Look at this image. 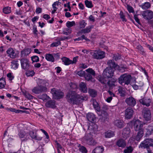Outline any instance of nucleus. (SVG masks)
<instances>
[{
    "label": "nucleus",
    "instance_id": "obj_1",
    "mask_svg": "<svg viewBox=\"0 0 153 153\" xmlns=\"http://www.w3.org/2000/svg\"><path fill=\"white\" fill-rule=\"evenodd\" d=\"M38 85L32 90V92L35 94L46 92L47 90L46 86H48L49 84L45 80L39 79Z\"/></svg>",
    "mask_w": 153,
    "mask_h": 153
},
{
    "label": "nucleus",
    "instance_id": "obj_2",
    "mask_svg": "<svg viewBox=\"0 0 153 153\" xmlns=\"http://www.w3.org/2000/svg\"><path fill=\"white\" fill-rule=\"evenodd\" d=\"M68 101L70 103L77 104L82 100H84V98L82 96L77 94L74 91H70L67 95Z\"/></svg>",
    "mask_w": 153,
    "mask_h": 153
},
{
    "label": "nucleus",
    "instance_id": "obj_3",
    "mask_svg": "<svg viewBox=\"0 0 153 153\" xmlns=\"http://www.w3.org/2000/svg\"><path fill=\"white\" fill-rule=\"evenodd\" d=\"M114 68L110 67H107L104 70L103 73V76L104 78H101L99 81L101 83L104 84L106 83L107 81L106 79L111 78L114 74Z\"/></svg>",
    "mask_w": 153,
    "mask_h": 153
},
{
    "label": "nucleus",
    "instance_id": "obj_4",
    "mask_svg": "<svg viewBox=\"0 0 153 153\" xmlns=\"http://www.w3.org/2000/svg\"><path fill=\"white\" fill-rule=\"evenodd\" d=\"M144 124L139 120H136L134 123V127L136 131H138L137 135L136 137V140L139 141L142 137L143 134V126Z\"/></svg>",
    "mask_w": 153,
    "mask_h": 153
},
{
    "label": "nucleus",
    "instance_id": "obj_5",
    "mask_svg": "<svg viewBox=\"0 0 153 153\" xmlns=\"http://www.w3.org/2000/svg\"><path fill=\"white\" fill-rule=\"evenodd\" d=\"M131 76L130 75L125 74L122 75L118 78L119 82L122 84L123 83L128 85L130 82Z\"/></svg>",
    "mask_w": 153,
    "mask_h": 153
},
{
    "label": "nucleus",
    "instance_id": "obj_6",
    "mask_svg": "<svg viewBox=\"0 0 153 153\" xmlns=\"http://www.w3.org/2000/svg\"><path fill=\"white\" fill-rule=\"evenodd\" d=\"M153 146V140L149 139L142 142L139 146V148L148 149L149 146Z\"/></svg>",
    "mask_w": 153,
    "mask_h": 153
},
{
    "label": "nucleus",
    "instance_id": "obj_7",
    "mask_svg": "<svg viewBox=\"0 0 153 153\" xmlns=\"http://www.w3.org/2000/svg\"><path fill=\"white\" fill-rule=\"evenodd\" d=\"M82 141L89 145H94L96 144V142L93 139L90 134L85 135L82 139Z\"/></svg>",
    "mask_w": 153,
    "mask_h": 153
},
{
    "label": "nucleus",
    "instance_id": "obj_8",
    "mask_svg": "<svg viewBox=\"0 0 153 153\" xmlns=\"http://www.w3.org/2000/svg\"><path fill=\"white\" fill-rule=\"evenodd\" d=\"M51 93L53 95V98L55 99L62 98L63 96V93L61 91L56 90L53 88L51 89Z\"/></svg>",
    "mask_w": 153,
    "mask_h": 153
},
{
    "label": "nucleus",
    "instance_id": "obj_9",
    "mask_svg": "<svg viewBox=\"0 0 153 153\" xmlns=\"http://www.w3.org/2000/svg\"><path fill=\"white\" fill-rule=\"evenodd\" d=\"M141 14L143 18L146 20H150L153 18V12L151 10L143 11Z\"/></svg>",
    "mask_w": 153,
    "mask_h": 153
},
{
    "label": "nucleus",
    "instance_id": "obj_10",
    "mask_svg": "<svg viewBox=\"0 0 153 153\" xmlns=\"http://www.w3.org/2000/svg\"><path fill=\"white\" fill-rule=\"evenodd\" d=\"M93 57L97 59H101L105 56V53L100 50L96 51L93 55Z\"/></svg>",
    "mask_w": 153,
    "mask_h": 153
},
{
    "label": "nucleus",
    "instance_id": "obj_11",
    "mask_svg": "<svg viewBox=\"0 0 153 153\" xmlns=\"http://www.w3.org/2000/svg\"><path fill=\"white\" fill-rule=\"evenodd\" d=\"M8 56L12 59H15L17 57L18 53L17 51L12 48H9L6 51Z\"/></svg>",
    "mask_w": 153,
    "mask_h": 153
},
{
    "label": "nucleus",
    "instance_id": "obj_12",
    "mask_svg": "<svg viewBox=\"0 0 153 153\" xmlns=\"http://www.w3.org/2000/svg\"><path fill=\"white\" fill-rule=\"evenodd\" d=\"M18 135L22 141H25L30 139L26 131L25 130L21 131L19 132Z\"/></svg>",
    "mask_w": 153,
    "mask_h": 153
},
{
    "label": "nucleus",
    "instance_id": "obj_13",
    "mask_svg": "<svg viewBox=\"0 0 153 153\" xmlns=\"http://www.w3.org/2000/svg\"><path fill=\"white\" fill-rule=\"evenodd\" d=\"M22 67L24 70L28 69L30 66L28 60L26 58H23L20 60Z\"/></svg>",
    "mask_w": 153,
    "mask_h": 153
},
{
    "label": "nucleus",
    "instance_id": "obj_14",
    "mask_svg": "<svg viewBox=\"0 0 153 153\" xmlns=\"http://www.w3.org/2000/svg\"><path fill=\"white\" fill-rule=\"evenodd\" d=\"M134 111L132 108H128L125 111V117L127 119H130L133 115Z\"/></svg>",
    "mask_w": 153,
    "mask_h": 153
},
{
    "label": "nucleus",
    "instance_id": "obj_15",
    "mask_svg": "<svg viewBox=\"0 0 153 153\" xmlns=\"http://www.w3.org/2000/svg\"><path fill=\"white\" fill-rule=\"evenodd\" d=\"M140 102L143 105L147 107L149 106L152 104V101L149 98L144 97L140 100Z\"/></svg>",
    "mask_w": 153,
    "mask_h": 153
},
{
    "label": "nucleus",
    "instance_id": "obj_16",
    "mask_svg": "<svg viewBox=\"0 0 153 153\" xmlns=\"http://www.w3.org/2000/svg\"><path fill=\"white\" fill-rule=\"evenodd\" d=\"M126 102L127 105L131 106H134L136 104L135 99L132 97H130L125 100Z\"/></svg>",
    "mask_w": 153,
    "mask_h": 153
},
{
    "label": "nucleus",
    "instance_id": "obj_17",
    "mask_svg": "<svg viewBox=\"0 0 153 153\" xmlns=\"http://www.w3.org/2000/svg\"><path fill=\"white\" fill-rule=\"evenodd\" d=\"M143 117L146 120L149 121L151 120V113L149 109H144L143 110Z\"/></svg>",
    "mask_w": 153,
    "mask_h": 153
},
{
    "label": "nucleus",
    "instance_id": "obj_18",
    "mask_svg": "<svg viewBox=\"0 0 153 153\" xmlns=\"http://www.w3.org/2000/svg\"><path fill=\"white\" fill-rule=\"evenodd\" d=\"M59 56V54L57 53L52 54L50 53H47L45 55V58L47 61L53 62L54 61V56Z\"/></svg>",
    "mask_w": 153,
    "mask_h": 153
},
{
    "label": "nucleus",
    "instance_id": "obj_19",
    "mask_svg": "<svg viewBox=\"0 0 153 153\" xmlns=\"http://www.w3.org/2000/svg\"><path fill=\"white\" fill-rule=\"evenodd\" d=\"M29 134L32 139L38 140H40L42 139V137L37 136L36 132L34 130L30 131Z\"/></svg>",
    "mask_w": 153,
    "mask_h": 153
},
{
    "label": "nucleus",
    "instance_id": "obj_20",
    "mask_svg": "<svg viewBox=\"0 0 153 153\" xmlns=\"http://www.w3.org/2000/svg\"><path fill=\"white\" fill-rule=\"evenodd\" d=\"M107 64L110 67L115 69L119 70V66L115 64V62L113 60H110L107 61Z\"/></svg>",
    "mask_w": 153,
    "mask_h": 153
},
{
    "label": "nucleus",
    "instance_id": "obj_21",
    "mask_svg": "<svg viewBox=\"0 0 153 153\" xmlns=\"http://www.w3.org/2000/svg\"><path fill=\"white\" fill-rule=\"evenodd\" d=\"M130 129L128 128H124L123 131L122 133L123 137L124 138L126 139L128 137L130 136Z\"/></svg>",
    "mask_w": 153,
    "mask_h": 153
},
{
    "label": "nucleus",
    "instance_id": "obj_22",
    "mask_svg": "<svg viewBox=\"0 0 153 153\" xmlns=\"http://www.w3.org/2000/svg\"><path fill=\"white\" fill-rule=\"evenodd\" d=\"M45 105L48 108H54L56 107L55 101L53 100L49 101L46 103Z\"/></svg>",
    "mask_w": 153,
    "mask_h": 153
},
{
    "label": "nucleus",
    "instance_id": "obj_23",
    "mask_svg": "<svg viewBox=\"0 0 153 153\" xmlns=\"http://www.w3.org/2000/svg\"><path fill=\"white\" fill-rule=\"evenodd\" d=\"M116 145L119 147H125L126 145L125 141L122 139H119L116 143Z\"/></svg>",
    "mask_w": 153,
    "mask_h": 153
},
{
    "label": "nucleus",
    "instance_id": "obj_24",
    "mask_svg": "<svg viewBox=\"0 0 153 153\" xmlns=\"http://www.w3.org/2000/svg\"><path fill=\"white\" fill-rule=\"evenodd\" d=\"M93 25L89 26L86 28L81 30L80 33H87L90 32L92 29L93 28Z\"/></svg>",
    "mask_w": 153,
    "mask_h": 153
},
{
    "label": "nucleus",
    "instance_id": "obj_25",
    "mask_svg": "<svg viewBox=\"0 0 153 153\" xmlns=\"http://www.w3.org/2000/svg\"><path fill=\"white\" fill-rule=\"evenodd\" d=\"M114 123L116 126L120 128H122L124 126L123 122L121 120H116Z\"/></svg>",
    "mask_w": 153,
    "mask_h": 153
},
{
    "label": "nucleus",
    "instance_id": "obj_26",
    "mask_svg": "<svg viewBox=\"0 0 153 153\" xmlns=\"http://www.w3.org/2000/svg\"><path fill=\"white\" fill-rule=\"evenodd\" d=\"M79 87L80 90L84 93L87 92V88L86 84L83 82H81L79 84Z\"/></svg>",
    "mask_w": 153,
    "mask_h": 153
},
{
    "label": "nucleus",
    "instance_id": "obj_27",
    "mask_svg": "<svg viewBox=\"0 0 153 153\" xmlns=\"http://www.w3.org/2000/svg\"><path fill=\"white\" fill-rule=\"evenodd\" d=\"M104 150V148L103 147H97L93 151L92 153H102Z\"/></svg>",
    "mask_w": 153,
    "mask_h": 153
},
{
    "label": "nucleus",
    "instance_id": "obj_28",
    "mask_svg": "<svg viewBox=\"0 0 153 153\" xmlns=\"http://www.w3.org/2000/svg\"><path fill=\"white\" fill-rule=\"evenodd\" d=\"M62 62L65 65H69L71 64L72 60H70L68 58L64 57L62 58Z\"/></svg>",
    "mask_w": 153,
    "mask_h": 153
},
{
    "label": "nucleus",
    "instance_id": "obj_29",
    "mask_svg": "<svg viewBox=\"0 0 153 153\" xmlns=\"http://www.w3.org/2000/svg\"><path fill=\"white\" fill-rule=\"evenodd\" d=\"M93 105L94 108L95 110L97 111H100V108L98 103L95 100H93Z\"/></svg>",
    "mask_w": 153,
    "mask_h": 153
},
{
    "label": "nucleus",
    "instance_id": "obj_30",
    "mask_svg": "<svg viewBox=\"0 0 153 153\" xmlns=\"http://www.w3.org/2000/svg\"><path fill=\"white\" fill-rule=\"evenodd\" d=\"M146 136H149L151 135L153 131V127L148 126L146 129Z\"/></svg>",
    "mask_w": 153,
    "mask_h": 153
},
{
    "label": "nucleus",
    "instance_id": "obj_31",
    "mask_svg": "<svg viewBox=\"0 0 153 153\" xmlns=\"http://www.w3.org/2000/svg\"><path fill=\"white\" fill-rule=\"evenodd\" d=\"M59 2V1H56L54 2L52 4V7L53 10L52 11V13L54 14L56 11L57 10V7L58 6V4Z\"/></svg>",
    "mask_w": 153,
    "mask_h": 153
},
{
    "label": "nucleus",
    "instance_id": "obj_32",
    "mask_svg": "<svg viewBox=\"0 0 153 153\" xmlns=\"http://www.w3.org/2000/svg\"><path fill=\"white\" fill-rule=\"evenodd\" d=\"M88 93L92 97H94L97 95V92L93 89H89Z\"/></svg>",
    "mask_w": 153,
    "mask_h": 153
},
{
    "label": "nucleus",
    "instance_id": "obj_33",
    "mask_svg": "<svg viewBox=\"0 0 153 153\" xmlns=\"http://www.w3.org/2000/svg\"><path fill=\"white\" fill-rule=\"evenodd\" d=\"M87 117L88 120L91 122L94 121L95 118L94 115L91 113H89L87 114Z\"/></svg>",
    "mask_w": 153,
    "mask_h": 153
},
{
    "label": "nucleus",
    "instance_id": "obj_34",
    "mask_svg": "<svg viewBox=\"0 0 153 153\" xmlns=\"http://www.w3.org/2000/svg\"><path fill=\"white\" fill-rule=\"evenodd\" d=\"M23 93L24 96L27 99L30 100L32 99L34 97L31 95L28 92L25 91L23 92Z\"/></svg>",
    "mask_w": 153,
    "mask_h": 153
},
{
    "label": "nucleus",
    "instance_id": "obj_35",
    "mask_svg": "<svg viewBox=\"0 0 153 153\" xmlns=\"http://www.w3.org/2000/svg\"><path fill=\"white\" fill-rule=\"evenodd\" d=\"M11 66L12 68L14 69H16L18 68L19 64L18 61L16 60H14L11 62Z\"/></svg>",
    "mask_w": 153,
    "mask_h": 153
},
{
    "label": "nucleus",
    "instance_id": "obj_36",
    "mask_svg": "<svg viewBox=\"0 0 153 153\" xmlns=\"http://www.w3.org/2000/svg\"><path fill=\"white\" fill-rule=\"evenodd\" d=\"M133 150V147L129 146L126 147V149H125L123 151L124 153H131Z\"/></svg>",
    "mask_w": 153,
    "mask_h": 153
},
{
    "label": "nucleus",
    "instance_id": "obj_37",
    "mask_svg": "<svg viewBox=\"0 0 153 153\" xmlns=\"http://www.w3.org/2000/svg\"><path fill=\"white\" fill-rule=\"evenodd\" d=\"M6 85L5 79L3 78L0 79V89L4 88Z\"/></svg>",
    "mask_w": 153,
    "mask_h": 153
},
{
    "label": "nucleus",
    "instance_id": "obj_38",
    "mask_svg": "<svg viewBox=\"0 0 153 153\" xmlns=\"http://www.w3.org/2000/svg\"><path fill=\"white\" fill-rule=\"evenodd\" d=\"M21 54L22 56H27L30 53V49H26L21 51Z\"/></svg>",
    "mask_w": 153,
    "mask_h": 153
},
{
    "label": "nucleus",
    "instance_id": "obj_39",
    "mask_svg": "<svg viewBox=\"0 0 153 153\" xmlns=\"http://www.w3.org/2000/svg\"><path fill=\"white\" fill-rule=\"evenodd\" d=\"M79 27L80 28H83L86 25L87 23L84 20L80 21L79 22Z\"/></svg>",
    "mask_w": 153,
    "mask_h": 153
},
{
    "label": "nucleus",
    "instance_id": "obj_40",
    "mask_svg": "<svg viewBox=\"0 0 153 153\" xmlns=\"http://www.w3.org/2000/svg\"><path fill=\"white\" fill-rule=\"evenodd\" d=\"M105 137L107 138H110L114 136L113 132L111 131H108L105 132Z\"/></svg>",
    "mask_w": 153,
    "mask_h": 153
},
{
    "label": "nucleus",
    "instance_id": "obj_41",
    "mask_svg": "<svg viewBox=\"0 0 153 153\" xmlns=\"http://www.w3.org/2000/svg\"><path fill=\"white\" fill-rule=\"evenodd\" d=\"M38 98L42 100H47L49 98V97L46 94H43L39 95Z\"/></svg>",
    "mask_w": 153,
    "mask_h": 153
},
{
    "label": "nucleus",
    "instance_id": "obj_42",
    "mask_svg": "<svg viewBox=\"0 0 153 153\" xmlns=\"http://www.w3.org/2000/svg\"><path fill=\"white\" fill-rule=\"evenodd\" d=\"M150 6L151 4L149 2H146L142 6V7L143 9L146 10L150 8Z\"/></svg>",
    "mask_w": 153,
    "mask_h": 153
},
{
    "label": "nucleus",
    "instance_id": "obj_43",
    "mask_svg": "<svg viewBox=\"0 0 153 153\" xmlns=\"http://www.w3.org/2000/svg\"><path fill=\"white\" fill-rule=\"evenodd\" d=\"M75 25L74 21H68L66 23V26L68 28H70L73 26Z\"/></svg>",
    "mask_w": 153,
    "mask_h": 153
},
{
    "label": "nucleus",
    "instance_id": "obj_44",
    "mask_svg": "<svg viewBox=\"0 0 153 153\" xmlns=\"http://www.w3.org/2000/svg\"><path fill=\"white\" fill-rule=\"evenodd\" d=\"M85 3L86 6L88 8H91L93 7L92 2L87 0L85 1Z\"/></svg>",
    "mask_w": 153,
    "mask_h": 153
},
{
    "label": "nucleus",
    "instance_id": "obj_45",
    "mask_svg": "<svg viewBox=\"0 0 153 153\" xmlns=\"http://www.w3.org/2000/svg\"><path fill=\"white\" fill-rule=\"evenodd\" d=\"M11 12L10 8L9 7H5L3 9V12L5 14L9 13Z\"/></svg>",
    "mask_w": 153,
    "mask_h": 153
},
{
    "label": "nucleus",
    "instance_id": "obj_46",
    "mask_svg": "<svg viewBox=\"0 0 153 153\" xmlns=\"http://www.w3.org/2000/svg\"><path fill=\"white\" fill-rule=\"evenodd\" d=\"M87 72L91 75L94 76L95 75V71L91 68H88L86 70Z\"/></svg>",
    "mask_w": 153,
    "mask_h": 153
},
{
    "label": "nucleus",
    "instance_id": "obj_47",
    "mask_svg": "<svg viewBox=\"0 0 153 153\" xmlns=\"http://www.w3.org/2000/svg\"><path fill=\"white\" fill-rule=\"evenodd\" d=\"M61 44V42L59 41H58L56 42H53L52 43L51 45V47H57Z\"/></svg>",
    "mask_w": 153,
    "mask_h": 153
},
{
    "label": "nucleus",
    "instance_id": "obj_48",
    "mask_svg": "<svg viewBox=\"0 0 153 153\" xmlns=\"http://www.w3.org/2000/svg\"><path fill=\"white\" fill-rule=\"evenodd\" d=\"M56 146L57 147L58 153V151H59L61 152L60 149L63 152L65 151V150L64 148H62V146L59 143H56Z\"/></svg>",
    "mask_w": 153,
    "mask_h": 153
},
{
    "label": "nucleus",
    "instance_id": "obj_49",
    "mask_svg": "<svg viewBox=\"0 0 153 153\" xmlns=\"http://www.w3.org/2000/svg\"><path fill=\"white\" fill-rule=\"evenodd\" d=\"M76 73L80 76H83L85 74V72L83 71H79L76 72Z\"/></svg>",
    "mask_w": 153,
    "mask_h": 153
},
{
    "label": "nucleus",
    "instance_id": "obj_50",
    "mask_svg": "<svg viewBox=\"0 0 153 153\" xmlns=\"http://www.w3.org/2000/svg\"><path fill=\"white\" fill-rule=\"evenodd\" d=\"M79 150L82 153H87V152L86 148L83 146H81L79 148Z\"/></svg>",
    "mask_w": 153,
    "mask_h": 153
},
{
    "label": "nucleus",
    "instance_id": "obj_51",
    "mask_svg": "<svg viewBox=\"0 0 153 153\" xmlns=\"http://www.w3.org/2000/svg\"><path fill=\"white\" fill-rule=\"evenodd\" d=\"M34 73L33 71H27L26 73V75L27 76H32L34 75Z\"/></svg>",
    "mask_w": 153,
    "mask_h": 153
},
{
    "label": "nucleus",
    "instance_id": "obj_52",
    "mask_svg": "<svg viewBox=\"0 0 153 153\" xmlns=\"http://www.w3.org/2000/svg\"><path fill=\"white\" fill-rule=\"evenodd\" d=\"M85 78L86 80L89 81L92 79V76L89 74H85Z\"/></svg>",
    "mask_w": 153,
    "mask_h": 153
},
{
    "label": "nucleus",
    "instance_id": "obj_53",
    "mask_svg": "<svg viewBox=\"0 0 153 153\" xmlns=\"http://www.w3.org/2000/svg\"><path fill=\"white\" fill-rule=\"evenodd\" d=\"M143 83H141V85H136L135 83V84L132 85V87L135 90H137L138 89L139 87H140L143 85Z\"/></svg>",
    "mask_w": 153,
    "mask_h": 153
},
{
    "label": "nucleus",
    "instance_id": "obj_54",
    "mask_svg": "<svg viewBox=\"0 0 153 153\" xmlns=\"http://www.w3.org/2000/svg\"><path fill=\"white\" fill-rule=\"evenodd\" d=\"M32 60L33 62H37L39 60V58L37 56H33L31 57Z\"/></svg>",
    "mask_w": 153,
    "mask_h": 153
},
{
    "label": "nucleus",
    "instance_id": "obj_55",
    "mask_svg": "<svg viewBox=\"0 0 153 153\" xmlns=\"http://www.w3.org/2000/svg\"><path fill=\"white\" fill-rule=\"evenodd\" d=\"M121 57L120 56L119 54H115L114 55L113 59L115 60L121 59Z\"/></svg>",
    "mask_w": 153,
    "mask_h": 153
},
{
    "label": "nucleus",
    "instance_id": "obj_56",
    "mask_svg": "<svg viewBox=\"0 0 153 153\" xmlns=\"http://www.w3.org/2000/svg\"><path fill=\"white\" fill-rule=\"evenodd\" d=\"M120 18L122 19L123 21H126V19L125 16L123 15V13L121 11L120 12Z\"/></svg>",
    "mask_w": 153,
    "mask_h": 153
},
{
    "label": "nucleus",
    "instance_id": "obj_57",
    "mask_svg": "<svg viewBox=\"0 0 153 153\" xmlns=\"http://www.w3.org/2000/svg\"><path fill=\"white\" fill-rule=\"evenodd\" d=\"M7 76L8 78L9 79L10 81L12 80L14 78L11 73H8L7 74Z\"/></svg>",
    "mask_w": 153,
    "mask_h": 153
},
{
    "label": "nucleus",
    "instance_id": "obj_58",
    "mask_svg": "<svg viewBox=\"0 0 153 153\" xmlns=\"http://www.w3.org/2000/svg\"><path fill=\"white\" fill-rule=\"evenodd\" d=\"M127 9L129 13H132L133 12V8L129 5H127Z\"/></svg>",
    "mask_w": 153,
    "mask_h": 153
},
{
    "label": "nucleus",
    "instance_id": "obj_59",
    "mask_svg": "<svg viewBox=\"0 0 153 153\" xmlns=\"http://www.w3.org/2000/svg\"><path fill=\"white\" fill-rule=\"evenodd\" d=\"M9 110L13 112H15L16 113H19L20 110H16L15 109L12 108H10L9 109Z\"/></svg>",
    "mask_w": 153,
    "mask_h": 153
},
{
    "label": "nucleus",
    "instance_id": "obj_60",
    "mask_svg": "<svg viewBox=\"0 0 153 153\" xmlns=\"http://www.w3.org/2000/svg\"><path fill=\"white\" fill-rule=\"evenodd\" d=\"M43 18L46 20H48L50 18V16L48 14H45L43 16Z\"/></svg>",
    "mask_w": 153,
    "mask_h": 153
},
{
    "label": "nucleus",
    "instance_id": "obj_61",
    "mask_svg": "<svg viewBox=\"0 0 153 153\" xmlns=\"http://www.w3.org/2000/svg\"><path fill=\"white\" fill-rule=\"evenodd\" d=\"M36 11L37 13H40L42 12V9L40 7H37L36 9Z\"/></svg>",
    "mask_w": 153,
    "mask_h": 153
},
{
    "label": "nucleus",
    "instance_id": "obj_62",
    "mask_svg": "<svg viewBox=\"0 0 153 153\" xmlns=\"http://www.w3.org/2000/svg\"><path fill=\"white\" fill-rule=\"evenodd\" d=\"M78 57H76L73 58V60H72L71 64L76 63L77 62Z\"/></svg>",
    "mask_w": 153,
    "mask_h": 153
},
{
    "label": "nucleus",
    "instance_id": "obj_63",
    "mask_svg": "<svg viewBox=\"0 0 153 153\" xmlns=\"http://www.w3.org/2000/svg\"><path fill=\"white\" fill-rule=\"evenodd\" d=\"M33 33L34 34L37 35V32H38L37 30V28L36 27L34 26L33 27Z\"/></svg>",
    "mask_w": 153,
    "mask_h": 153
},
{
    "label": "nucleus",
    "instance_id": "obj_64",
    "mask_svg": "<svg viewBox=\"0 0 153 153\" xmlns=\"http://www.w3.org/2000/svg\"><path fill=\"white\" fill-rule=\"evenodd\" d=\"M79 66V67L83 68H85L87 67V66L85 64L83 63L80 64Z\"/></svg>",
    "mask_w": 153,
    "mask_h": 153
}]
</instances>
